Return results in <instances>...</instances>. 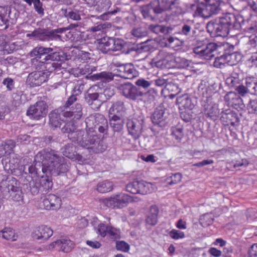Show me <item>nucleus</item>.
Returning a JSON list of instances; mask_svg holds the SVG:
<instances>
[{
    "label": "nucleus",
    "instance_id": "nucleus-49",
    "mask_svg": "<svg viewBox=\"0 0 257 257\" xmlns=\"http://www.w3.org/2000/svg\"><path fill=\"white\" fill-rule=\"evenodd\" d=\"M62 153L66 157L72 159L75 156V148L72 144H68L64 146Z\"/></svg>",
    "mask_w": 257,
    "mask_h": 257
},
{
    "label": "nucleus",
    "instance_id": "nucleus-11",
    "mask_svg": "<svg viewBox=\"0 0 257 257\" xmlns=\"http://www.w3.org/2000/svg\"><path fill=\"white\" fill-rule=\"evenodd\" d=\"M126 190L132 194L145 195L152 191V184L135 179L126 185Z\"/></svg>",
    "mask_w": 257,
    "mask_h": 257
},
{
    "label": "nucleus",
    "instance_id": "nucleus-58",
    "mask_svg": "<svg viewBox=\"0 0 257 257\" xmlns=\"http://www.w3.org/2000/svg\"><path fill=\"white\" fill-rule=\"evenodd\" d=\"M257 83V80L251 78H248L246 79V89H247L248 93L251 94L253 92L252 90L254 87V85Z\"/></svg>",
    "mask_w": 257,
    "mask_h": 257
},
{
    "label": "nucleus",
    "instance_id": "nucleus-14",
    "mask_svg": "<svg viewBox=\"0 0 257 257\" xmlns=\"http://www.w3.org/2000/svg\"><path fill=\"white\" fill-rule=\"evenodd\" d=\"M169 113L168 110L163 106H158L152 113L151 119L155 125L163 127L168 122V116Z\"/></svg>",
    "mask_w": 257,
    "mask_h": 257
},
{
    "label": "nucleus",
    "instance_id": "nucleus-55",
    "mask_svg": "<svg viewBox=\"0 0 257 257\" xmlns=\"http://www.w3.org/2000/svg\"><path fill=\"white\" fill-rule=\"evenodd\" d=\"M99 93L100 95H102V99L104 100V102H105L114 94V91L111 87H107L104 89L103 92Z\"/></svg>",
    "mask_w": 257,
    "mask_h": 257
},
{
    "label": "nucleus",
    "instance_id": "nucleus-22",
    "mask_svg": "<svg viewBox=\"0 0 257 257\" xmlns=\"http://www.w3.org/2000/svg\"><path fill=\"white\" fill-rule=\"evenodd\" d=\"M53 232L50 227L42 225L38 227L32 233V235L35 239L46 240L52 235Z\"/></svg>",
    "mask_w": 257,
    "mask_h": 257
},
{
    "label": "nucleus",
    "instance_id": "nucleus-13",
    "mask_svg": "<svg viewBox=\"0 0 257 257\" xmlns=\"http://www.w3.org/2000/svg\"><path fill=\"white\" fill-rule=\"evenodd\" d=\"M48 113V106L43 101L37 102L34 105L31 106L27 111V115L30 118L40 120L45 117Z\"/></svg>",
    "mask_w": 257,
    "mask_h": 257
},
{
    "label": "nucleus",
    "instance_id": "nucleus-20",
    "mask_svg": "<svg viewBox=\"0 0 257 257\" xmlns=\"http://www.w3.org/2000/svg\"><path fill=\"white\" fill-rule=\"evenodd\" d=\"M63 110L59 108L51 111L49 114L50 124L52 127L54 128L60 127L61 129L64 124L68 122H66L62 119V116H63Z\"/></svg>",
    "mask_w": 257,
    "mask_h": 257
},
{
    "label": "nucleus",
    "instance_id": "nucleus-42",
    "mask_svg": "<svg viewBox=\"0 0 257 257\" xmlns=\"http://www.w3.org/2000/svg\"><path fill=\"white\" fill-rule=\"evenodd\" d=\"M113 189L112 182L105 180L99 183L97 186V190L101 193H104L111 191Z\"/></svg>",
    "mask_w": 257,
    "mask_h": 257
},
{
    "label": "nucleus",
    "instance_id": "nucleus-39",
    "mask_svg": "<svg viewBox=\"0 0 257 257\" xmlns=\"http://www.w3.org/2000/svg\"><path fill=\"white\" fill-rule=\"evenodd\" d=\"M138 75V72L135 69L132 63L125 64V71L123 74L122 78L132 79Z\"/></svg>",
    "mask_w": 257,
    "mask_h": 257
},
{
    "label": "nucleus",
    "instance_id": "nucleus-26",
    "mask_svg": "<svg viewBox=\"0 0 257 257\" xmlns=\"http://www.w3.org/2000/svg\"><path fill=\"white\" fill-rule=\"evenodd\" d=\"M221 120L227 124H230L232 126H235L239 122V119L235 112L227 110L225 112H221Z\"/></svg>",
    "mask_w": 257,
    "mask_h": 257
},
{
    "label": "nucleus",
    "instance_id": "nucleus-64",
    "mask_svg": "<svg viewBox=\"0 0 257 257\" xmlns=\"http://www.w3.org/2000/svg\"><path fill=\"white\" fill-rule=\"evenodd\" d=\"M247 107L250 112L257 113V100H250Z\"/></svg>",
    "mask_w": 257,
    "mask_h": 257
},
{
    "label": "nucleus",
    "instance_id": "nucleus-57",
    "mask_svg": "<svg viewBox=\"0 0 257 257\" xmlns=\"http://www.w3.org/2000/svg\"><path fill=\"white\" fill-rule=\"evenodd\" d=\"M22 95V91H17L12 94L13 104L15 106H19L22 102L21 96Z\"/></svg>",
    "mask_w": 257,
    "mask_h": 257
},
{
    "label": "nucleus",
    "instance_id": "nucleus-43",
    "mask_svg": "<svg viewBox=\"0 0 257 257\" xmlns=\"http://www.w3.org/2000/svg\"><path fill=\"white\" fill-rule=\"evenodd\" d=\"M109 44L110 45L112 51H117L122 50L124 47V43L122 39L110 37Z\"/></svg>",
    "mask_w": 257,
    "mask_h": 257
},
{
    "label": "nucleus",
    "instance_id": "nucleus-63",
    "mask_svg": "<svg viewBox=\"0 0 257 257\" xmlns=\"http://www.w3.org/2000/svg\"><path fill=\"white\" fill-rule=\"evenodd\" d=\"M3 84L5 85L8 90L11 91L14 88V80L10 77L5 78L3 82Z\"/></svg>",
    "mask_w": 257,
    "mask_h": 257
},
{
    "label": "nucleus",
    "instance_id": "nucleus-35",
    "mask_svg": "<svg viewBox=\"0 0 257 257\" xmlns=\"http://www.w3.org/2000/svg\"><path fill=\"white\" fill-rule=\"evenodd\" d=\"M227 64L233 66L238 63L241 60V56L237 52H231L230 50L226 49Z\"/></svg>",
    "mask_w": 257,
    "mask_h": 257
},
{
    "label": "nucleus",
    "instance_id": "nucleus-51",
    "mask_svg": "<svg viewBox=\"0 0 257 257\" xmlns=\"http://www.w3.org/2000/svg\"><path fill=\"white\" fill-rule=\"evenodd\" d=\"M77 95L78 93L71 95L70 97H68L64 105L59 108H61L62 110H68V109L71 108L72 106H74V103L77 100Z\"/></svg>",
    "mask_w": 257,
    "mask_h": 257
},
{
    "label": "nucleus",
    "instance_id": "nucleus-61",
    "mask_svg": "<svg viewBox=\"0 0 257 257\" xmlns=\"http://www.w3.org/2000/svg\"><path fill=\"white\" fill-rule=\"evenodd\" d=\"M170 236L173 239H178L179 238H183L184 237V233L178 230L173 229L170 232Z\"/></svg>",
    "mask_w": 257,
    "mask_h": 257
},
{
    "label": "nucleus",
    "instance_id": "nucleus-54",
    "mask_svg": "<svg viewBox=\"0 0 257 257\" xmlns=\"http://www.w3.org/2000/svg\"><path fill=\"white\" fill-rule=\"evenodd\" d=\"M94 69V67H91L89 65H86L84 66V67H82L81 68H78L77 69H76V73L75 75L77 74V75H78L79 74L81 75H85L86 74L90 75L93 71Z\"/></svg>",
    "mask_w": 257,
    "mask_h": 257
},
{
    "label": "nucleus",
    "instance_id": "nucleus-1",
    "mask_svg": "<svg viewBox=\"0 0 257 257\" xmlns=\"http://www.w3.org/2000/svg\"><path fill=\"white\" fill-rule=\"evenodd\" d=\"M70 168L69 162L58 152L45 149L39 152L35 157L34 163L28 167L32 178L46 175L58 176L66 173Z\"/></svg>",
    "mask_w": 257,
    "mask_h": 257
},
{
    "label": "nucleus",
    "instance_id": "nucleus-17",
    "mask_svg": "<svg viewBox=\"0 0 257 257\" xmlns=\"http://www.w3.org/2000/svg\"><path fill=\"white\" fill-rule=\"evenodd\" d=\"M102 96L99 93L92 92L91 89H89L85 94L84 98L86 103L92 109L97 110L104 103Z\"/></svg>",
    "mask_w": 257,
    "mask_h": 257
},
{
    "label": "nucleus",
    "instance_id": "nucleus-10",
    "mask_svg": "<svg viewBox=\"0 0 257 257\" xmlns=\"http://www.w3.org/2000/svg\"><path fill=\"white\" fill-rule=\"evenodd\" d=\"M87 128L98 131L104 135L107 134L108 124L104 115L96 113L87 117L85 119Z\"/></svg>",
    "mask_w": 257,
    "mask_h": 257
},
{
    "label": "nucleus",
    "instance_id": "nucleus-23",
    "mask_svg": "<svg viewBox=\"0 0 257 257\" xmlns=\"http://www.w3.org/2000/svg\"><path fill=\"white\" fill-rule=\"evenodd\" d=\"M43 205L46 209L54 210L59 208L61 204L60 197L54 194H49L43 200Z\"/></svg>",
    "mask_w": 257,
    "mask_h": 257
},
{
    "label": "nucleus",
    "instance_id": "nucleus-19",
    "mask_svg": "<svg viewBox=\"0 0 257 257\" xmlns=\"http://www.w3.org/2000/svg\"><path fill=\"white\" fill-rule=\"evenodd\" d=\"M42 55H46V61L51 60L52 62H63L66 59L64 53L54 51V48L41 46Z\"/></svg>",
    "mask_w": 257,
    "mask_h": 257
},
{
    "label": "nucleus",
    "instance_id": "nucleus-41",
    "mask_svg": "<svg viewBox=\"0 0 257 257\" xmlns=\"http://www.w3.org/2000/svg\"><path fill=\"white\" fill-rule=\"evenodd\" d=\"M239 74L235 71L231 73L230 76L226 79V84L230 87H235L240 83Z\"/></svg>",
    "mask_w": 257,
    "mask_h": 257
},
{
    "label": "nucleus",
    "instance_id": "nucleus-29",
    "mask_svg": "<svg viewBox=\"0 0 257 257\" xmlns=\"http://www.w3.org/2000/svg\"><path fill=\"white\" fill-rule=\"evenodd\" d=\"M103 203L107 207L111 208H120L123 207V204L121 203L120 198H118V194H115L108 198L103 200Z\"/></svg>",
    "mask_w": 257,
    "mask_h": 257
},
{
    "label": "nucleus",
    "instance_id": "nucleus-18",
    "mask_svg": "<svg viewBox=\"0 0 257 257\" xmlns=\"http://www.w3.org/2000/svg\"><path fill=\"white\" fill-rule=\"evenodd\" d=\"M16 10L12 11L9 7H0V27L3 29L8 28L9 23V19L14 20L17 17Z\"/></svg>",
    "mask_w": 257,
    "mask_h": 257
},
{
    "label": "nucleus",
    "instance_id": "nucleus-28",
    "mask_svg": "<svg viewBox=\"0 0 257 257\" xmlns=\"http://www.w3.org/2000/svg\"><path fill=\"white\" fill-rule=\"evenodd\" d=\"M114 74L112 72L103 71L100 73L87 76V78H90L93 81L100 80L103 82H109L113 79Z\"/></svg>",
    "mask_w": 257,
    "mask_h": 257
},
{
    "label": "nucleus",
    "instance_id": "nucleus-16",
    "mask_svg": "<svg viewBox=\"0 0 257 257\" xmlns=\"http://www.w3.org/2000/svg\"><path fill=\"white\" fill-rule=\"evenodd\" d=\"M143 119L133 118L128 119L126 126L129 135L135 139H138L142 135L143 128Z\"/></svg>",
    "mask_w": 257,
    "mask_h": 257
},
{
    "label": "nucleus",
    "instance_id": "nucleus-36",
    "mask_svg": "<svg viewBox=\"0 0 257 257\" xmlns=\"http://www.w3.org/2000/svg\"><path fill=\"white\" fill-rule=\"evenodd\" d=\"M109 42L110 37L101 39L98 43V50L104 54H106L109 51H111L110 45L109 44Z\"/></svg>",
    "mask_w": 257,
    "mask_h": 257
},
{
    "label": "nucleus",
    "instance_id": "nucleus-21",
    "mask_svg": "<svg viewBox=\"0 0 257 257\" xmlns=\"http://www.w3.org/2000/svg\"><path fill=\"white\" fill-rule=\"evenodd\" d=\"M224 100L228 105L238 110L242 109L244 106L241 98L234 92H228L224 96Z\"/></svg>",
    "mask_w": 257,
    "mask_h": 257
},
{
    "label": "nucleus",
    "instance_id": "nucleus-25",
    "mask_svg": "<svg viewBox=\"0 0 257 257\" xmlns=\"http://www.w3.org/2000/svg\"><path fill=\"white\" fill-rule=\"evenodd\" d=\"M109 124L113 132V135L115 133H121L123 128L124 121L123 118L117 115H109Z\"/></svg>",
    "mask_w": 257,
    "mask_h": 257
},
{
    "label": "nucleus",
    "instance_id": "nucleus-7",
    "mask_svg": "<svg viewBox=\"0 0 257 257\" xmlns=\"http://www.w3.org/2000/svg\"><path fill=\"white\" fill-rule=\"evenodd\" d=\"M45 67L48 70L37 71L30 73L27 77V83L33 87L41 85L48 81L51 72L61 69V64L59 62H49L46 63Z\"/></svg>",
    "mask_w": 257,
    "mask_h": 257
},
{
    "label": "nucleus",
    "instance_id": "nucleus-60",
    "mask_svg": "<svg viewBox=\"0 0 257 257\" xmlns=\"http://www.w3.org/2000/svg\"><path fill=\"white\" fill-rule=\"evenodd\" d=\"M166 76L159 77L156 80H155V84L159 87H163L164 86V89H165V87L166 84H168V83L169 81V79L166 78Z\"/></svg>",
    "mask_w": 257,
    "mask_h": 257
},
{
    "label": "nucleus",
    "instance_id": "nucleus-30",
    "mask_svg": "<svg viewBox=\"0 0 257 257\" xmlns=\"http://www.w3.org/2000/svg\"><path fill=\"white\" fill-rule=\"evenodd\" d=\"M148 29L151 32L156 34L161 33L166 35L171 34L173 28L171 27H166L158 24H151L149 26Z\"/></svg>",
    "mask_w": 257,
    "mask_h": 257
},
{
    "label": "nucleus",
    "instance_id": "nucleus-37",
    "mask_svg": "<svg viewBox=\"0 0 257 257\" xmlns=\"http://www.w3.org/2000/svg\"><path fill=\"white\" fill-rule=\"evenodd\" d=\"M36 39L41 41H49L50 30L48 29H37V32L35 33Z\"/></svg>",
    "mask_w": 257,
    "mask_h": 257
},
{
    "label": "nucleus",
    "instance_id": "nucleus-34",
    "mask_svg": "<svg viewBox=\"0 0 257 257\" xmlns=\"http://www.w3.org/2000/svg\"><path fill=\"white\" fill-rule=\"evenodd\" d=\"M124 109L123 101L119 100L114 102L109 109V116L117 115V113L123 112Z\"/></svg>",
    "mask_w": 257,
    "mask_h": 257
},
{
    "label": "nucleus",
    "instance_id": "nucleus-2",
    "mask_svg": "<svg viewBox=\"0 0 257 257\" xmlns=\"http://www.w3.org/2000/svg\"><path fill=\"white\" fill-rule=\"evenodd\" d=\"M244 22L241 16L227 13L222 17L208 22L206 28L212 37H226L230 30H239Z\"/></svg>",
    "mask_w": 257,
    "mask_h": 257
},
{
    "label": "nucleus",
    "instance_id": "nucleus-40",
    "mask_svg": "<svg viewBox=\"0 0 257 257\" xmlns=\"http://www.w3.org/2000/svg\"><path fill=\"white\" fill-rule=\"evenodd\" d=\"M175 66L179 69H186L190 66L191 61L184 57L175 56L174 58Z\"/></svg>",
    "mask_w": 257,
    "mask_h": 257
},
{
    "label": "nucleus",
    "instance_id": "nucleus-24",
    "mask_svg": "<svg viewBox=\"0 0 257 257\" xmlns=\"http://www.w3.org/2000/svg\"><path fill=\"white\" fill-rule=\"evenodd\" d=\"M63 117H73V119H79L83 115L82 106L80 103H76L68 110H64L62 113Z\"/></svg>",
    "mask_w": 257,
    "mask_h": 257
},
{
    "label": "nucleus",
    "instance_id": "nucleus-47",
    "mask_svg": "<svg viewBox=\"0 0 257 257\" xmlns=\"http://www.w3.org/2000/svg\"><path fill=\"white\" fill-rule=\"evenodd\" d=\"M172 136L178 142L181 141L184 136L183 129L181 126L173 127L171 129Z\"/></svg>",
    "mask_w": 257,
    "mask_h": 257
},
{
    "label": "nucleus",
    "instance_id": "nucleus-27",
    "mask_svg": "<svg viewBox=\"0 0 257 257\" xmlns=\"http://www.w3.org/2000/svg\"><path fill=\"white\" fill-rule=\"evenodd\" d=\"M176 102L177 104H180L184 108L191 110L194 108L196 101L194 99H192L188 95L184 94L177 97Z\"/></svg>",
    "mask_w": 257,
    "mask_h": 257
},
{
    "label": "nucleus",
    "instance_id": "nucleus-15",
    "mask_svg": "<svg viewBox=\"0 0 257 257\" xmlns=\"http://www.w3.org/2000/svg\"><path fill=\"white\" fill-rule=\"evenodd\" d=\"M74 242L70 239L64 238H61L54 242H52L47 245L46 249L52 250L56 248L57 250L62 251L64 252H69L74 247Z\"/></svg>",
    "mask_w": 257,
    "mask_h": 257
},
{
    "label": "nucleus",
    "instance_id": "nucleus-59",
    "mask_svg": "<svg viewBox=\"0 0 257 257\" xmlns=\"http://www.w3.org/2000/svg\"><path fill=\"white\" fill-rule=\"evenodd\" d=\"M116 248L117 250L127 252L130 249V245L124 241H116Z\"/></svg>",
    "mask_w": 257,
    "mask_h": 257
},
{
    "label": "nucleus",
    "instance_id": "nucleus-50",
    "mask_svg": "<svg viewBox=\"0 0 257 257\" xmlns=\"http://www.w3.org/2000/svg\"><path fill=\"white\" fill-rule=\"evenodd\" d=\"M15 232L13 229L8 227H5L2 229V236L6 240H15Z\"/></svg>",
    "mask_w": 257,
    "mask_h": 257
},
{
    "label": "nucleus",
    "instance_id": "nucleus-62",
    "mask_svg": "<svg viewBox=\"0 0 257 257\" xmlns=\"http://www.w3.org/2000/svg\"><path fill=\"white\" fill-rule=\"evenodd\" d=\"M34 6L36 11L42 16L44 15V9L42 8V3L40 0H33Z\"/></svg>",
    "mask_w": 257,
    "mask_h": 257
},
{
    "label": "nucleus",
    "instance_id": "nucleus-6",
    "mask_svg": "<svg viewBox=\"0 0 257 257\" xmlns=\"http://www.w3.org/2000/svg\"><path fill=\"white\" fill-rule=\"evenodd\" d=\"M119 89L125 98L138 103H150L153 98L149 92H143L140 88L129 82L121 84Z\"/></svg>",
    "mask_w": 257,
    "mask_h": 257
},
{
    "label": "nucleus",
    "instance_id": "nucleus-31",
    "mask_svg": "<svg viewBox=\"0 0 257 257\" xmlns=\"http://www.w3.org/2000/svg\"><path fill=\"white\" fill-rule=\"evenodd\" d=\"M158 208L156 206H151L147 216L146 221L147 224L154 226L158 221Z\"/></svg>",
    "mask_w": 257,
    "mask_h": 257
},
{
    "label": "nucleus",
    "instance_id": "nucleus-3",
    "mask_svg": "<svg viewBox=\"0 0 257 257\" xmlns=\"http://www.w3.org/2000/svg\"><path fill=\"white\" fill-rule=\"evenodd\" d=\"M227 46V44L221 45L211 42L194 47L193 52L196 57L204 60H209L214 57V66L222 68L227 64L226 52Z\"/></svg>",
    "mask_w": 257,
    "mask_h": 257
},
{
    "label": "nucleus",
    "instance_id": "nucleus-5",
    "mask_svg": "<svg viewBox=\"0 0 257 257\" xmlns=\"http://www.w3.org/2000/svg\"><path fill=\"white\" fill-rule=\"evenodd\" d=\"M197 3L191 6V8L196 7L194 13V17H199L203 19H208L218 14L221 10L220 2L217 0H194Z\"/></svg>",
    "mask_w": 257,
    "mask_h": 257
},
{
    "label": "nucleus",
    "instance_id": "nucleus-32",
    "mask_svg": "<svg viewBox=\"0 0 257 257\" xmlns=\"http://www.w3.org/2000/svg\"><path fill=\"white\" fill-rule=\"evenodd\" d=\"M15 147V143L12 140H8L0 145V159L6 155H9L10 151Z\"/></svg>",
    "mask_w": 257,
    "mask_h": 257
},
{
    "label": "nucleus",
    "instance_id": "nucleus-56",
    "mask_svg": "<svg viewBox=\"0 0 257 257\" xmlns=\"http://www.w3.org/2000/svg\"><path fill=\"white\" fill-rule=\"evenodd\" d=\"M30 191L34 195L37 194L40 191H42L41 183L39 181H33L30 182Z\"/></svg>",
    "mask_w": 257,
    "mask_h": 257
},
{
    "label": "nucleus",
    "instance_id": "nucleus-52",
    "mask_svg": "<svg viewBox=\"0 0 257 257\" xmlns=\"http://www.w3.org/2000/svg\"><path fill=\"white\" fill-rule=\"evenodd\" d=\"M118 198H120L121 203L123 204V206L128 203L130 202H137L140 201V199L138 197L133 198V197L124 194V193H118Z\"/></svg>",
    "mask_w": 257,
    "mask_h": 257
},
{
    "label": "nucleus",
    "instance_id": "nucleus-46",
    "mask_svg": "<svg viewBox=\"0 0 257 257\" xmlns=\"http://www.w3.org/2000/svg\"><path fill=\"white\" fill-rule=\"evenodd\" d=\"M131 34L135 37L142 38L147 36L148 34V31L146 28L140 27L133 29Z\"/></svg>",
    "mask_w": 257,
    "mask_h": 257
},
{
    "label": "nucleus",
    "instance_id": "nucleus-53",
    "mask_svg": "<svg viewBox=\"0 0 257 257\" xmlns=\"http://www.w3.org/2000/svg\"><path fill=\"white\" fill-rule=\"evenodd\" d=\"M151 47L148 45L146 42H144L132 47L131 50L136 51L138 53H141L143 52L149 51Z\"/></svg>",
    "mask_w": 257,
    "mask_h": 257
},
{
    "label": "nucleus",
    "instance_id": "nucleus-44",
    "mask_svg": "<svg viewBox=\"0 0 257 257\" xmlns=\"http://www.w3.org/2000/svg\"><path fill=\"white\" fill-rule=\"evenodd\" d=\"M195 33V31L193 25L189 24H184L180 32V34L186 36L187 38H192Z\"/></svg>",
    "mask_w": 257,
    "mask_h": 257
},
{
    "label": "nucleus",
    "instance_id": "nucleus-4",
    "mask_svg": "<svg viewBox=\"0 0 257 257\" xmlns=\"http://www.w3.org/2000/svg\"><path fill=\"white\" fill-rule=\"evenodd\" d=\"M179 4L178 0H152L141 7L140 10L144 18L153 21L156 16L176 8Z\"/></svg>",
    "mask_w": 257,
    "mask_h": 257
},
{
    "label": "nucleus",
    "instance_id": "nucleus-33",
    "mask_svg": "<svg viewBox=\"0 0 257 257\" xmlns=\"http://www.w3.org/2000/svg\"><path fill=\"white\" fill-rule=\"evenodd\" d=\"M204 113L207 117L215 120L218 116L219 110L215 105H204Z\"/></svg>",
    "mask_w": 257,
    "mask_h": 257
},
{
    "label": "nucleus",
    "instance_id": "nucleus-8",
    "mask_svg": "<svg viewBox=\"0 0 257 257\" xmlns=\"http://www.w3.org/2000/svg\"><path fill=\"white\" fill-rule=\"evenodd\" d=\"M82 147L91 150L94 153H99L104 152L106 146L96 131L86 127V133Z\"/></svg>",
    "mask_w": 257,
    "mask_h": 257
},
{
    "label": "nucleus",
    "instance_id": "nucleus-48",
    "mask_svg": "<svg viewBox=\"0 0 257 257\" xmlns=\"http://www.w3.org/2000/svg\"><path fill=\"white\" fill-rule=\"evenodd\" d=\"M213 215L211 213H206L201 215L199 221L203 226H208L213 222Z\"/></svg>",
    "mask_w": 257,
    "mask_h": 257
},
{
    "label": "nucleus",
    "instance_id": "nucleus-45",
    "mask_svg": "<svg viewBox=\"0 0 257 257\" xmlns=\"http://www.w3.org/2000/svg\"><path fill=\"white\" fill-rule=\"evenodd\" d=\"M163 91H167L168 92H173L175 94H179L181 89L179 87L178 84L170 80L165 87V89H162Z\"/></svg>",
    "mask_w": 257,
    "mask_h": 257
},
{
    "label": "nucleus",
    "instance_id": "nucleus-9",
    "mask_svg": "<svg viewBox=\"0 0 257 257\" xmlns=\"http://www.w3.org/2000/svg\"><path fill=\"white\" fill-rule=\"evenodd\" d=\"M61 132L67 135L68 138L72 142L82 147L86 133L82 130H77L76 125L72 121L64 124L61 128Z\"/></svg>",
    "mask_w": 257,
    "mask_h": 257
},
{
    "label": "nucleus",
    "instance_id": "nucleus-38",
    "mask_svg": "<svg viewBox=\"0 0 257 257\" xmlns=\"http://www.w3.org/2000/svg\"><path fill=\"white\" fill-rule=\"evenodd\" d=\"M52 176L46 175L45 177L42 176L41 179L39 181L40 183H41L42 191L47 192L52 188L53 186L52 180L51 178Z\"/></svg>",
    "mask_w": 257,
    "mask_h": 257
},
{
    "label": "nucleus",
    "instance_id": "nucleus-12",
    "mask_svg": "<svg viewBox=\"0 0 257 257\" xmlns=\"http://www.w3.org/2000/svg\"><path fill=\"white\" fill-rule=\"evenodd\" d=\"M0 191L3 198L8 199L12 197L14 200L19 201L21 198V191L13 185L10 181H3L1 183Z\"/></svg>",
    "mask_w": 257,
    "mask_h": 257
}]
</instances>
